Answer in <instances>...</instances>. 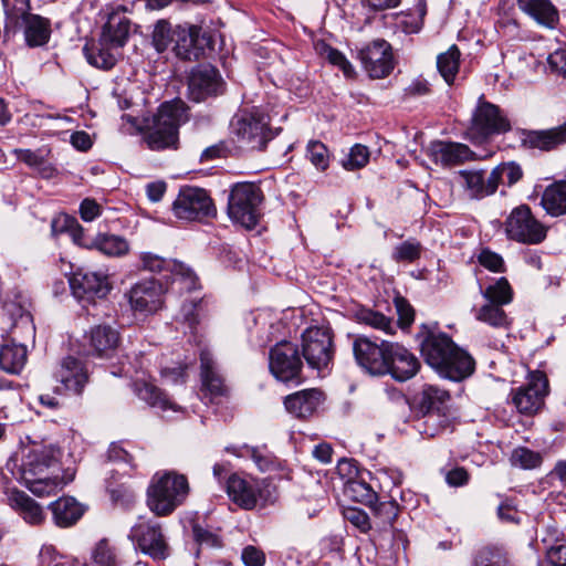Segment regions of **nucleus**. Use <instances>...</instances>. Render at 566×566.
I'll return each instance as SVG.
<instances>
[{
    "label": "nucleus",
    "mask_w": 566,
    "mask_h": 566,
    "mask_svg": "<svg viewBox=\"0 0 566 566\" xmlns=\"http://www.w3.org/2000/svg\"><path fill=\"white\" fill-rule=\"evenodd\" d=\"M478 261L482 266L492 272H505V264L503 258L500 254L491 251L490 249H482L478 255Z\"/></svg>",
    "instance_id": "nucleus-58"
},
{
    "label": "nucleus",
    "mask_w": 566,
    "mask_h": 566,
    "mask_svg": "<svg viewBox=\"0 0 566 566\" xmlns=\"http://www.w3.org/2000/svg\"><path fill=\"white\" fill-rule=\"evenodd\" d=\"M324 392L317 388L304 389L284 399L287 412L296 418L305 419L311 417L324 401Z\"/></svg>",
    "instance_id": "nucleus-26"
},
{
    "label": "nucleus",
    "mask_w": 566,
    "mask_h": 566,
    "mask_svg": "<svg viewBox=\"0 0 566 566\" xmlns=\"http://www.w3.org/2000/svg\"><path fill=\"white\" fill-rule=\"evenodd\" d=\"M140 260L143 263V268L150 272L160 273L165 270H171L174 273L172 283L188 281L187 287L191 289L195 285V276L190 270H187L185 273L182 272V265L177 264L170 260H166L160 258L159 255L145 252L142 253Z\"/></svg>",
    "instance_id": "nucleus-30"
},
{
    "label": "nucleus",
    "mask_w": 566,
    "mask_h": 566,
    "mask_svg": "<svg viewBox=\"0 0 566 566\" xmlns=\"http://www.w3.org/2000/svg\"><path fill=\"white\" fill-rule=\"evenodd\" d=\"M107 462L120 464L124 468L123 474H127L129 470L134 469L133 455L119 443L114 442L109 446Z\"/></svg>",
    "instance_id": "nucleus-55"
},
{
    "label": "nucleus",
    "mask_w": 566,
    "mask_h": 566,
    "mask_svg": "<svg viewBox=\"0 0 566 566\" xmlns=\"http://www.w3.org/2000/svg\"><path fill=\"white\" fill-rule=\"evenodd\" d=\"M344 517L361 532H367L370 528L369 517L363 510L348 507L344 511Z\"/></svg>",
    "instance_id": "nucleus-62"
},
{
    "label": "nucleus",
    "mask_w": 566,
    "mask_h": 566,
    "mask_svg": "<svg viewBox=\"0 0 566 566\" xmlns=\"http://www.w3.org/2000/svg\"><path fill=\"white\" fill-rule=\"evenodd\" d=\"M460 50L457 45H452L444 53L437 57V66L443 80L450 85L453 83L460 66Z\"/></svg>",
    "instance_id": "nucleus-46"
},
{
    "label": "nucleus",
    "mask_w": 566,
    "mask_h": 566,
    "mask_svg": "<svg viewBox=\"0 0 566 566\" xmlns=\"http://www.w3.org/2000/svg\"><path fill=\"white\" fill-rule=\"evenodd\" d=\"M394 302L398 314L399 325L402 328L410 326L415 319V311L412 306L401 296L395 297Z\"/></svg>",
    "instance_id": "nucleus-60"
},
{
    "label": "nucleus",
    "mask_w": 566,
    "mask_h": 566,
    "mask_svg": "<svg viewBox=\"0 0 566 566\" xmlns=\"http://www.w3.org/2000/svg\"><path fill=\"white\" fill-rule=\"evenodd\" d=\"M129 538L137 549L154 559H165L169 554L161 526L153 520L140 518L130 528Z\"/></svg>",
    "instance_id": "nucleus-11"
},
{
    "label": "nucleus",
    "mask_w": 566,
    "mask_h": 566,
    "mask_svg": "<svg viewBox=\"0 0 566 566\" xmlns=\"http://www.w3.org/2000/svg\"><path fill=\"white\" fill-rule=\"evenodd\" d=\"M521 143L530 149L555 150L566 144V122L549 129L523 130Z\"/></svg>",
    "instance_id": "nucleus-24"
},
{
    "label": "nucleus",
    "mask_w": 566,
    "mask_h": 566,
    "mask_svg": "<svg viewBox=\"0 0 566 566\" xmlns=\"http://www.w3.org/2000/svg\"><path fill=\"white\" fill-rule=\"evenodd\" d=\"M189 491L184 474L157 472L147 489V505L157 516H168L186 501Z\"/></svg>",
    "instance_id": "nucleus-4"
},
{
    "label": "nucleus",
    "mask_w": 566,
    "mask_h": 566,
    "mask_svg": "<svg viewBox=\"0 0 566 566\" xmlns=\"http://www.w3.org/2000/svg\"><path fill=\"white\" fill-rule=\"evenodd\" d=\"M269 360L271 373L283 382L298 378L303 366L298 348L291 342L276 344L270 350Z\"/></svg>",
    "instance_id": "nucleus-14"
},
{
    "label": "nucleus",
    "mask_w": 566,
    "mask_h": 566,
    "mask_svg": "<svg viewBox=\"0 0 566 566\" xmlns=\"http://www.w3.org/2000/svg\"><path fill=\"white\" fill-rule=\"evenodd\" d=\"M241 559L245 566H264L266 556L260 547L248 545L242 549Z\"/></svg>",
    "instance_id": "nucleus-61"
},
{
    "label": "nucleus",
    "mask_w": 566,
    "mask_h": 566,
    "mask_svg": "<svg viewBox=\"0 0 566 566\" xmlns=\"http://www.w3.org/2000/svg\"><path fill=\"white\" fill-rule=\"evenodd\" d=\"M202 388L211 396V399L224 396L228 391L223 378L218 373L216 364L209 353L200 355Z\"/></svg>",
    "instance_id": "nucleus-33"
},
{
    "label": "nucleus",
    "mask_w": 566,
    "mask_h": 566,
    "mask_svg": "<svg viewBox=\"0 0 566 566\" xmlns=\"http://www.w3.org/2000/svg\"><path fill=\"white\" fill-rule=\"evenodd\" d=\"M130 307L143 314L155 313L164 304L163 285L155 280H145L136 283L128 292Z\"/></svg>",
    "instance_id": "nucleus-20"
},
{
    "label": "nucleus",
    "mask_w": 566,
    "mask_h": 566,
    "mask_svg": "<svg viewBox=\"0 0 566 566\" xmlns=\"http://www.w3.org/2000/svg\"><path fill=\"white\" fill-rule=\"evenodd\" d=\"M307 157L319 170H325L328 167V150L321 142L312 140L308 143Z\"/></svg>",
    "instance_id": "nucleus-57"
},
{
    "label": "nucleus",
    "mask_w": 566,
    "mask_h": 566,
    "mask_svg": "<svg viewBox=\"0 0 566 566\" xmlns=\"http://www.w3.org/2000/svg\"><path fill=\"white\" fill-rule=\"evenodd\" d=\"M518 8L538 24L555 29L559 21L556 7L549 0H516Z\"/></svg>",
    "instance_id": "nucleus-28"
},
{
    "label": "nucleus",
    "mask_w": 566,
    "mask_h": 566,
    "mask_svg": "<svg viewBox=\"0 0 566 566\" xmlns=\"http://www.w3.org/2000/svg\"><path fill=\"white\" fill-rule=\"evenodd\" d=\"M51 510L55 523L59 526H71L80 520L83 509L74 497L65 496L56 500L51 504Z\"/></svg>",
    "instance_id": "nucleus-35"
},
{
    "label": "nucleus",
    "mask_w": 566,
    "mask_h": 566,
    "mask_svg": "<svg viewBox=\"0 0 566 566\" xmlns=\"http://www.w3.org/2000/svg\"><path fill=\"white\" fill-rule=\"evenodd\" d=\"M172 32L174 29H171L167 21L160 20L156 23L153 33V42L158 52L166 51L169 44H172Z\"/></svg>",
    "instance_id": "nucleus-56"
},
{
    "label": "nucleus",
    "mask_w": 566,
    "mask_h": 566,
    "mask_svg": "<svg viewBox=\"0 0 566 566\" xmlns=\"http://www.w3.org/2000/svg\"><path fill=\"white\" fill-rule=\"evenodd\" d=\"M119 48H113L111 43H104L101 38L98 46H84L83 51L87 62L98 69L111 70L115 66L119 52Z\"/></svg>",
    "instance_id": "nucleus-34"
},
{
    "label": "nucleus",
    "mask_w": 566,
    "mask_h": 566,
    "mask_svg": "<svg viewBox=\"0 0 566 566\" xmlns=\"http://www.w3.org/2000/svg\"><path fill=\"white\" fill-rule=\"evenodd\" d=\"M387 353V371L397 381H406L417 375L420 361L417 356L398 343H389Z\"/></svg>",
    "instance_id": "nucleus-19"
},
{
    "label": "nucleus",
    "mask_w": 566,
    "mask_h": 566,
    "mask_svg": "<svg viewBox=\"0 0 566 566\" xmlns=\"http://www.w3.org/2000/svg\"><path fill=\"white\" fill-rule=\"evenodd\" d=\"M262 483L260 480L233 473L227 480V493L240 507L252 510L262 497Z\"/></svg>",
    "instance_id": "nucleus-22"
},
{
    "label": "nucleus",
    "mask_w": 566,
    "mask_h": 566,
    "mask_svg": "<svg viewBox=\"0 0 566 566\" xmlns=\"http://www.w3.org/2000/svg\"><path fill=\"white\" fill-rule=\"evenodd\" d=\"M422 252V245L416 240H407L395 247L392 251V259L396 262L412 263L417 261Z\"/></svg>",
    "instance_id": "nucleus-53"
},
{
    "label": "nucleus",
    "mask_w": 566,
    "mask_h": 566,
    "mask_svg": "<svg viewBox=\"0 0 566 566\" xmlns=\"http://www.w3.org/2000/svg\"><path fill=\"white\" fill-rule=\"evenodd\" d=\"M302 353L310 367L327 368L334 355L331 331L317 326L306 328L302 334Z\"/></svg>",
    "instance_id": "nucleus-10"
},
{
    "label": "nucleus",
    "mask_w": 566,
    "mask_h": 566,
    "mask_svg": "<svg viewBox=\"0 0 566 566\" xmlns=\"http://www.w3.org/2000/svg\"><path fill=\"white\" fill-rule=\"evenodd\" d=\"M543 462V458L539 452L533 451L526 447H518L513 450L511 454V463L514 467L533 470L538 468Z\"/></svg>",
    "instance_id": "nucleus-52"
},
{
    "label": "nucleus",
    "mask_w": 566,
    "mask_h": 566,
    "mask_svg": "<svg viewBox=\"0 0 566 566\" xmlns=\"http://www.w3.org/2000/svg\"><path fill=\"white\" fill-rule=\"evenodd\" d=\"M547 63L552 72L566 77V50L558 49L551 53Z\"/></svg>",
    "instance_id": "nucleus-64"
},
{
    "label": "nucleus",
    "mask_w": 566,
    "mask_h": 566,
    "mask_svg": "<svg viewBox=\"0 0 566 566\" xmlns=\"http://www.w3.org/2000/svg\"><path fill=\"white\" fill-rule=\"evenodd\" d=\"M118 552L107 538L98 541L92 551L91 562L87 566H119Z\"/></svg>",
    "instance_id": "nucleus-45"
},
{
    "label": "nucleus",
    "mask_w": 566,
    "mask_h": 566,
    "mask_svg": "<svg viewBox=\"0 0 566 566\" xmlns=\"http://www.w3.org/2000/svg\"><path fill=\"white\" fill-rule=\"evenodd\" d=\"M491 178L494 182L495 191L497 190V187L503 184L507 185L509 187L515 185L517 181L521 180L523 177V170L521 166L514 161L509 163H502L497 165L492 171H491Z\"/></svg>",
    "instance_id": "nucleus-48"
},
{
    "label": "nucleus",
    "mask_w": 566,
    "mask_h": 566,
    "mask_svg": "<svg viewBox=\"0 0 566 566\" xmlns=\"http://www.w3.org/2000/svg\"><path fill=\"white\" fill-rule=\"evenodd\" d=\"M28 350L21 344H7L0 348V368L12 375H18L25 366Z\"/></svg>",
    "instance_id": "nucleus-36"
},
{
    "label": "nucleus",
    "mask_w": 566,
    "mask_h": 566,
    "mask_svg": "<svg viewBox=\"0 0 566 566\" xmlns=\"http://www.w3.org/2000/svg\"><path fill=\"white\" fill-rule=\"evenodd\" d=\"M548 380L546 376L533 373L528 382L517 388L512 397V402L522 415L532 416L539 411L547 395Z\"/></svg>",
    "instance_id": "nucleus-17"
},
{
    "label": "nucleus",
    "mask_w": 566,
    "mask_h": 566,
    "mask_svg": "<svg viewBox=\"0 0 566 566\" xmlns=\"http://www.w3.org/2000/svg\"><path fill=\"white\" fill-rule=\"evenodd\" d=\"M263 201V192L254 182L234 184L228 197V214L230 219L247 229H253L259 223Z\"/></svg>",
    "instance_id": "nucleus-6"
},
{
    "label": "nucleus",
    "mask_w": 566,
    "mask_h": 566,
    "mask_svg": "<svg viewBox=\"0 0 566 566\" xmlns=\"http://www.w3.org/2000/svg\"><path fill=\"white\" fill-rule=\"evenodd\" d=\"M473 566H513L506 552L502 548L486 546L481 548L475 557Z\"/></svg>",
    "instance_id": "nucleus-50"
},
{
    "label": "nucleus",
    "mask_w": 566,
    "mask_h": 566,
    "mask_svg": "<svg viewBox=\"0 0 566 566\" xmlns=\"http://www.w3.org/2000/svg\"><path fill=\"white\" fill-rule=\"evenodd\" d=\"M0 324L1 331L6 333L20 325L33 329L31 315L15 303H8L3 306Z\"/></svg>",
    "instance_id": "nucleus-40"
},
{
    "label": "nucleus",
    "mask_w": 566,
    "mask_h": 566,
    "mask_svg": "<svg viewBox=\"0 0 566 566\" xmlns=\"http://www.w3.org/2000/svg\"><path fill=\"white\" fill-rule=\"evenodd\" d=\"M61 450L53 444L33 443L22 457L20 478L36 496L53 494L65 483L59 475L48 472L59 468Z\"/></svg>",
    "instance_id": "nucleus-2"
},
{
    "label": "nucleus",
    "mask_w": 566,
    "mask_h": 566,
    "mask_svg": "<svg viewBox=\"0 0 566 566\" xmlns=\"http://www.w3.org/2000/svg\"><path fill=\"white\" fill-rule=\"evenodd\" d=\"M87 338L92 354L101 358L112 357L120 343L118 331L105 324L92 327Z\"/></svg>",
    "instance_id": "nucleus-27"
},
{
    "label": "nucleus",
    "mask_w": 566,
    "mask_h": 566,
    "mask_svg": "<svg viewBox=\"0 0 566 566\" xmlns=\"http://www.w3.org/2000/svg\"><path fill=\"white\" fill-rule=\"evenodd\" d=\"M344 493L354 502L369 507L376 504L377 493L363 479L349 478L345 484Z\"/></svg>",
    "instance_id": "nucleus-42"
},
{
    "label": "nucleus",
    "mask_w": 566,
    "mask_h": 566,
    "mask_svg": "<svg viewBox=\"0 0 566 566\" xmlns=\"http://www.w3.org/2000/svg\"><path fill=\"white\" fill-rule=\"evenodd\" d=\"M187 120L188 113L184 102L180 99L166 102L154 115L144 139L151 150L176 148L178 129Z\"/></svg>",
    "instance_id": "nucleus-5"
},
{
    "label": "nucleus",
    "mask_w": 566,
    "mask_h": 566,
    "mask_svg": "<svg viewBox=\"0 0 566 566\" xmlns=\"http://www.w3.org/2000/svg\"><path fill=\"white\" fill-rule=\"evenodd\" d=\"M192 537L199 545H207L211 547L220 545L218 536L198 523L192 524Z\"/></svg>",
    "instance_id": "nucleus-63"
},
{
    "label": "nucleus",
    "mask_w": 566,
    "mask_h": 566,
    "mask_svg": "<svg viewBox=\"0 0 566 566\" xmlns=\"http://www.w3.org/2000/svg\"><path fill=\"white\" fill-rule=\"evenodd\" d=\"M459 177L468 197L471 199H483L495 193L491 175L485 178L483 170H460Z\"/></svg>",
    "instance_id": "nucleus-29"
},
{
    "label": "nucleus",
    "mask_w": 566,
    "mask_h": 566,
    "mask_svg": "<svg viewBox=\"0 0 566 566\" xmlns=\"http://www.w3.org/2000/svg\"><path fill=\"white\" fill-rule=\"evenodd\" d=\"M133 390L139 399L144 400L153 408H157L161 411L180 410V407L177 403L171 401L165 392L151 382L136 380L133 384Z\"/></svg>",
    "instance_id": "nucleus-31"
},
{
    "label": "nucleus",
    "mask_w": 566,
    "mask_h": 566,
    "mask_svg": "<svg viewBox=\"0 0 566 566\" xmlns=\"http://www.w3.org/2000/svg\"><path fill=\"white\" fill-rule=\"evenodd\" d=\"M177 219L185 221H203L217 216V208L209 193L199 187L184 186L172 203Z\"/></svg>",
    "instance_id": "nucleus-8"
},
{
    "label": "nucleus",
    "mask_w": 566,
    "mask_h": 566,
    "mask_svg": "<svg viewBox=\"0 0 566 566\" xmlns=\"http://www.w3.org/2000/svg\"><path fill=\"white\" fill-rule=\"evenodd\" d=\"M420 346L426 363L443 378L461 381L474 371L472 356L444 333L427 332Z\"/></svg>",
    "instance_id": "nucleus-1"
},
{
    "label": "nucleus",
    "mask_w": 566,
    "mask_h": 566,
    "mask_svg": "<svg viewBox=\"0 0 566 566\" xmlns=\"http://www.w3.org/2000/svg\"><path fill=\"white\" fill-rule=\"evenodd\" d=\"M382 340L377 344L367 337L359 336L353 343V352L357 364L374 376L386 375L388 344Z\"/></svg>",
    "instance_id": "nucleus-16"
},
{
    "label": "nucleus",
    "mask_w": 566,
    "mask_h": 566,
    "mask_svg": "<svg viewBox=\"0 0 566 566\" xmlns=\"http://www.w3.org/2000/svg\"><path fill=\"white\" fill-rule=\"evenodd\" d=\"M369 157V149L361 144H356L350 148L347 157L342 160V166L346 170L360 169L368 164Z\"/></svg>",
    "instance_id": "nucleus-54"
},
{
    "label": "nucleus",
    "mask_w": 566,
    "mask_h": 566,
    "mask_svg": "<svg viewBox=\"0 0 566 566\" xmlns=\"http://www.w3.org/2000/svg\"><path fill=\"white\" fill-rule=\"evenodd\" d=\"M541 205L545 211L559 217L566 213V181H557L549 185L543 192Z\"/></svg>",
    "instance_id": "nucleus-37"
},
{
    "label": "nucleus",
    "mask_w": 566,
    "mask_h": 566,
    "mask_svg": "<svg viewBox=\"0 0 566 566\" xmlns=\"http://www.w3.org/2000/svg\"><path fill=\"white\" fill-rule=\"evenodd\" d=\"M374 513L384 522L392 524L398 515L399 506L394 500L378 502L370 506Z\"/></svg>",
    "instance_id": "nucleus-59"
},
{
    "label": "nucleus",
    "mask_w": 566,
    "mask_h": 566,
    "mask_svg": "<svg viewBox=\"0 0 566 566\" xmlns=\"http://www.w3.org/2000/svg\"><path fill=\"white\" fill-rule=\"evenodd\" d=\"M10 506L31 525H39L44 521V512L42 507L25 492L12 491L9 494Z\"/></svg>",
    "instance_id": "nucleus-32"
},
{
    "label": "nucleus",
    "mask_w": 566,
    "mask_h": 566,
    "mask_svg": "<svg viewBox=\"0 0 566 566\" xmlns=\"http://www.w3.org/2000/svg\"><path fill=\"white\" fill-rule=\"evenodd\" d=\"M93 249L108 256H122L128 253L129 244L125 238L111 233H98L94 238Z\"/></svg>",
    "instance_id": "nucleus-43"
},
{
    "label": "nucleus",
    "mask_w": 566,
    "mask_h": 566,
    "mask_svg": "<svg viewBox=\"0 0 566 566\" xmlns=\"http://www.w3.org/2000/svg\"><path fill=\"white\" fill-rule=\"evenodd\" d=\"M510 129V122L501 114L499 107L483 102L473 114L468 134L472 142L481 143L492 135L503 134Z\"/></svg>",
    "instance_id": "nucleus-12"
},
{
    "label": "nucleus",
    "mask_w": 566,
    "mask_h": 566,
    "mask_svg": "<svg viewBox=\"0 0 566 566\" xmlns=\"http://www.w3.org/2000/svg\"><path fill=\"white\" fill-rule=\"evenodd\" d=\"M201 28L186 24L174 28L171 35L172 51L182 60H198L203 53L205 36H200Z\"/></svg>",
    "instance_id": "nucleus-21"
},
{
    "label": "nucleus",
    "mask_w": 566,
    "mask_h": 566,
    "mask_svg": "<svg viewBox=\"0 0 566 566\" xmlns=\"http://www.w3.org/2000/svg\"><path fill=\"white\" fill-rule=\"evenodd\" d=\"M281 128H272L270 116L259 107L239 111L230 122V133L240 147L263 150Z\"/></svg>",
    "instance_id": "nucleus-3"
},
{
    "label": "nucleus",
    "mask_w": 566,
    "mask_h": 566,
    "mask_svg": "<svg viewBox=\"0 0 566 566\" xmlns=\"http://www.w3.org/2000/svg\"><path fill=\"white\" fill-rule=\"evenodd\" d=\"M356 318L359 323L381 331L388 335L395 334L396 332V324L390 317H387L382 313L371 308H359L356 312Z\"/></svg>",
    "instance_id": "nucleus-44"
},
{
    "label": "nucleus",
    "mask_w": 566,
    "mask_h": 566,
    "mask_svg": "<svg viewBox=\"0 0 566 566\" xmlns=\"http://www.w3.org/2000/svg\"><path fill=\"white\" fill-rule=\"evenodd\" d=\"M224 91V82L219 71L211 64H199L193 67L188 78L189 98L202 102L210 96H217Z\"/></svg>",
    "instance_id": "nucleus-15"
},
{
    "label": "nucleus",
    "mask_w": 566,
    "mask_h": 566,
    "mask_svg": "<svg viewBox=\"0 0 566 566\" xmlns=\"http://www.w3.org/2000/svg\"><path fill=\"white\" fill-rule=\"evenodd\" d=\"M509 239L525 244H538L546 238L547 229L533 216L526 205L512 210L504 222Z\"/></svg>",
    "instance_id": "nucleus-9"
},
{
    "label": "nucleus",
    "mask_w": 566,
    "mask_h": 566,
    "mask_svg": "<svg viewBox=\"0 0 566 566\" xmlns=\"http://www.w3.org/2000/svg\"><path fill=\"white\" fill-rule=\"evenodd\" d=\"M316 49L319 52V54L327 59V61L331 64L338 66L346 77L350 78L356 75L355 69L352 65V63L337 49H334L324 42L317 43Z\"/></svg>",
    "instance_id": "nucleus-51"
},
{
    "label": "nucleus",
    "mask_w": 566,
    "mask_h": 566,
    "mask_svg": "<svg viewBox=\"0 0 566 566\" xmlns=\"http://www.w3.org/2000/svg\"><path fill=\"white\" fill-rule=\"evenodd\" d=\"M2 3L7 17L6 29L22 25L32 15L30 0H2Z\"/></svg>",
    "instance_id": "nucleus-47"
},
{
    "label": "nucleus",
    "mask_w": 566,
    "mask_h": 566,
    "mask_svg": "<svg viewBox=\"0 0 566 566\" xmlns=\"http://www.w3.org/2000/svg\"><path fill=\"white\" fill-rule=\"evenodd\" d=\"M22 25L25 27V40L30 46H40L49 41L50 23L46 19L32 14Z\"/></svg>",
    "instance_id": "nucleus-41"
},
{
    "label": "nucleus",
    "mask_w": 566,
    "mask_h": 566,
    "mask_svg": "<svg viewBox=\"0 0 566 566\" xmlns=\"http://www.w3.org/2000/svg\"><path fill=\"white\" fill-rule=\"evenodd\" d=\"M430 156L441 166H455L468 160L485 159L488 156H478L467 145L452 142H434L431 144Z\"/></svg>",
    "instance_id": "nucleus-23"
},
{
    "label": "nucleus",
    "mask_w": 566,
    "mask_h": 566,
    "mask_svg": "<svg viewBox=\"0 0 566 566\" xmlns=\"http://www.w3.org/2000/svg\"><path fill=\"white\" fill-rule=\"evenodd\" d=\"M357 57L371 78H384L394 70L391 45L385 40H374L357 51Z\"/></svg>",
    "instance_id": "nucleus-13"
},
{
    "label": "nucleus",
    "mask_w": 566,
    "mask_h": 566,
    "mask_svg": "<svg viewBox=\"0 0 566 566\" xmlns=\"http://www.w3.org/2000/svg\"><path fill=\"white\" fill-rule=\"evenodd\" d=\"M55 378L64 386L65 390L74 395H81L90 377L82 360L67 356L62 359L60 368L55 373Z\"/></svg>",
    "instance_id": "nucleus-25"
},
{
    "label": "nucleus",
    "mask_w": 566,
    "mask_h": 566,
    "mask_svg": "<svg viewBox=\"0 0 566 566\" xmlns=\"http://www.w3.org/2000/svg\"><path fill=\"white\" fill-rule=\"evenodd\" d=\"M416 407L423 413V433L428 437L437 436L442 429L449 427L448 402L450 394L433 385L423 386L413 399Z\"/></svg>",
    "instance_id": "nucleus-7"
},
{
    "label": "nucleus",
    "mask_w": 566,
    "mask_h": 566,
    "mask_svg": "<svg viewBox=\"0 0 566 566\" xmlns=\"http://www.w3.org/2000/svg\"><path fill=\"white\" fill-rule=\"evenodd\" d=\"M482 296L488 302L506 305L513 300V290L505 277H500L494 284L486 286L484 290L480 286Z\"/></svg>",
    "instance_id": "nucleus-49"
},
{
    "label": "nucleus",
    "mask_w": 566,
    "mask_h": 566,
    "mask_svg": "<svg viewBox=\"0 0 566 566\" xmlns=\"http://www.w3.org/2000/svg\"><path fill=\"white\" fill-rule=\"evenodd\" d=\"M70 287L77 300L90 303L95 298H104L111 290L106 275L82 269L71 276Z\"/></svg>",
    "instance_id": "nucleus-18"
},
{
    "label": "nucleus",
    "mask_w": 566,
    "mask_h": 566,
    "mask_svg": "<svg viewBox=\"0 0 566 566\" xmlns=\"http://www.w3.org/2000/svg\"><path fill=\"white\" fill-rule=\"evenodd\" d=\"M475 318L493 328L501 329L510 328L512 323L502 305L488 301L475 310Z\"/></svg>",
    "instance_id": "nucleus-39"
},
{
    "label": "nucleus",
    "mask_w": 566,
    "mask_h": 566,
    "mask_svg": "<svg viewBox=\"0 0 566 566\" xmlns=\"http://www.w3.org/2000/svg\"><path fill=\"white\" fill-rule=\"evenodd\" d=\"M129 21L119 15H111L103 28L104 43H111L113 48H123L128 39Z\"/></svg>",
    "instance_id": "nucleus-38"
}]
</instances>
